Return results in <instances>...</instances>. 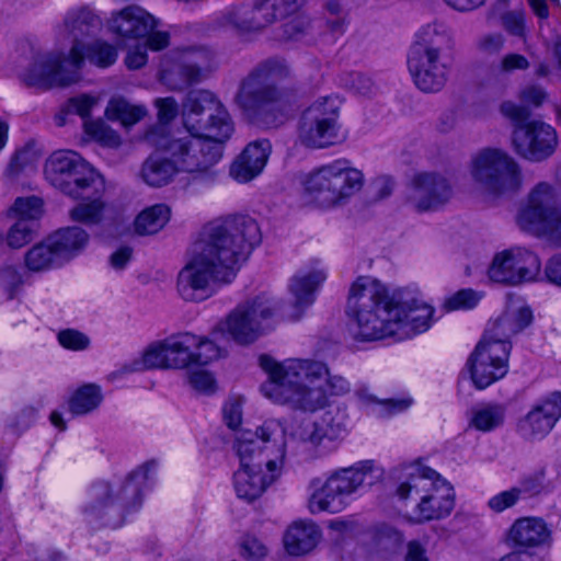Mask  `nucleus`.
Listing matches in <instances>:
<instances>
[{
  "label": "nucleus",
  "instance_id": "nucleus-24",
  "mask_svg": "<svg viewBox=\"0 0 561 561\" xmlns=\"http://www.w3.org/2000/svg\"><path fill=\"white\" fill-rule=\"evenodd\" d=\"M419 499L416 512L421 522L445 518L455 507L454 488L443 477Z\"/></svg>",
  "mask_w": 561,
  "mask_h": 561
},
{
  "label": "nucleus",
  "instance_id": "nucleus-1",
  "mask_svg": "<svg viewBox=\"0 0 561 561\" xmlns=\"http://www.w3.org/2000/svg\"><path fill=\"white\" fill-rule=\"evenodd\" d=\"M261 240L260 227L250 216H230L205 226L194 243L191 260L179 273L176 288L181 298L203 301L213 293L211 282H232Z\"/></svg>",
  "mask_w": 561,
  "mask_h": 561
},
{
  "label": "nucleus",
  "instance_id": "nucleus-41",
  "mask_svg": "<svg viewBox=\"0 0 561 561\" xmlns=\"http://www.w3.org/2000/svg\"><path fill=\"white\" fill-rule=\"evenodd\" d=\"M103 400L101 387L87 383L78 388L70 397L68 405L73 415H84L96 410Z\"/></svg>",
  "mask_w": 561,
  "mask_h": 561
},
{
  "label": "nucleus",
  "instance_id": "nucleus-9",
  "mask_svg": "<svg viewBox=\"0 0 561 561\" xmlns=\"http://www.w3.org/2000/svg\"><path fill=\"white\" fill-rule=\"evenodd\" d=\"M307 194L322 207L344 204L364 185V174L347 160H335L309 172L301 180Z\"/></svg>",
  "mask_w": 561,
  "mask_h": 561
},
{
  "label": "nucleus",
  "instance_id": "nucleus-28",
  "mask_svg": "<svg viewBox=\"0 0 561 561\" xmlns=\"http://www.w3.org/2000/svg\"><path fill=\"white\" fill-rule=\"evenodd\" d=\"M59 186V191L72 197H91L95 194H104L105 184L95 170L82 158Z\"/></svg>",
  "mask_w": 561,
  "mask_h": 561
},
{
  "label": "nucleus",
  "instance_id": "nucleus-63",
  "mask_svg": "<svg viewBox=\"0 0 561 561\" xmlns=\"http://www.w3.org/2000/svg\"><path fill=\"white\" fill-rule=\"evenodd\" d=\"M224 420L227 426L231 430H236L242 422V408L240 400L228 401L222 410Z\"/></svg>",
  "mask_w": 561,
  "mask_h": 561
},
{
  "label": "nucleus",
  "instance_id": "nucleus-26",
  "mask_svg": "<svg viewBox=\"0 0 561 561\" xmlns=\"http://www.w3.org/2000/svg\"><path fill=\"white\" fill-rule=\"evenodd\" d=\"M325 274L321 271H310L296 274L289 283V291L294 297L288 311H280V316L288 320L301 318L305 309L313 304L314 293L324 282Z\"/></svg>",
  "mask_w": 561,
  "mask_h": 561
},
{
  "label": "nucleus",
  "instance_id": "nucleus-57",
  "mask_svg": "<svg viewBox=\"0 0 561 561\" xmlns=\"http://www.w3.org/2000/svg\"><path fill=\"white\" fill-rule=\"evenodd\" d=\"M194 347L196 351H193V358L196 365H207L220 357V348L210 340L197 337Z\"/></svg>",
  "mask_w": 561,
  "mask_h": 561
},
{
  "label": "nucleus",
  "instance_id": "nucleus-46",
  "mask_svg": "<svg viewBox=\"0 0 561 561\" xmlns=\"http://www.w3.org/2000/svg\"><path fill=\"white\" fill-rule=\"evenodd\" d=\"M146 111L144 107L134 106L125 99H112L106 107L105 115L111 121H119L123 125H133L137 123Z\"/></svg>",
  "mask_w": 561,
  "mask_h": 561
},
{
  "label": "nucleus",
  "instance_id": "nucleus-64",
  "mask_svg": "<svg viewBox=\"0 0 561 561\" xmlns=\"http://www.w3.org/2000/svg\"><path fill=\"white\" fill-rule=\"evenodd\" d=\"M156 105L160 122L169 123L178 115L179 106L174 98L158 99Z\"/></svg>",
  "mask_w": 561,
  "mask_h": 561
},
{
  "label": "nucleus",
  "instance_id": "nucleus-20",
  "mask_svg": "<svg viewBox=\"0 0 561 561\" xmlns=\"http://www.w3.org/2000/svg\"><path fill=\"white\" fill-rule=\"evenodd\" d=\"M451 194V185L444 175L421 172L411 180L408 201L417 211H426L448 202Z\"/></svg>",
  "mask_w": 561,
  "mask_h": 561
},
{
  "label": "nucleus",
  "instance_id": "nucleus-15",
  "mask_svg": "<svg viewBox=\"0 0 561 561\" xmlns=\"http://www.w3.org/2000/svg\"><path fill=\"white\" fill-rule=\"evenodd\" d=\"M471 174L485 190L502 194L522 184L518 163L503 150L488 148L472 160Z\"/></svg>",
  "mask_w": 561,
  "mask_h": 561
},
{
  "label": "nucleus",
  "instance_id": "nucleus-31",
  "mask_svg": "<svg viewBox=\"0 0 561 561\" xmlns=\"http://www.w3.org/2000/svg\"><path fill=\"white\" fill-rule=\"evenodd\" d=\"M160 80L170 90H183L202 80V66L192 55H186L180 61L163 66Z\"/></svg>",
  "mask_w": 561,
  "mask_h": 561
},
{
  "label": "nucleus",
  "instance_id": "nucleus-8",
  "mask_svg": "<svg viewBox=\"0 0 561 561\" xmlns=\"http://www.w3.org/2000/svg\"><path fill=\"white\" fill-rule=\"evenodd\" d=\"M500 112L513 125L512 146L520 158L541 162L554 153L559 142L556 129L543 121L531 119L527 106L505 101Z\"/></svg>",
  "mask_w": 561,
  "mask_h": 561
},
{
  "label": "nucleus",
  "instance_id": "nucleus-45",
  "mask_svg": "<svg viewBox=\"0 0 561 561\" xmlns=\"http://www.w3.org/2000/svg\"><path fill=\"white\" fill-rule=\"evenodd\" d=\"M341 101L336 96H325L316 100L304 113L309 117L325 122L327 124L340 126L339 117Z\"/></svg>",
  "mask_w": 561,
  "mask_h": 561
},
{
  "label": "nucleus",
  "instance_id": "nucleus-14",
  "mask_svg": "<svg viewBox=\"0 0 561 561\" xmlns=\"http://www.w3.org/2000/svg\"><path fill=\"white\" fill-rule=\"evenodd\" d=\"M222 142L186 129L185 133L170 136L161 147L179 172L204 173L221 158Z\"/></svg>",
  "mask_w": 561,
  "mask_h": 561
},
{
  "label": "nucleus",
  "instance_id": "nucleus-3",
  "mask_svg": "<svg viewBox=\"0 0 561 561\" xmlns=\"http://www.w3.org/2000/svg\"><path fill=\"white\" fill-rule=\"evenodd\" d=\"M101 26V21L88 8H77L67 12L60 32L72 39L66 56L60 51L37 54L30 67L21 73L27 87L50 89L67 87L80 80L84 62V38L92 36Z\"/></svg>",
  "mask_w": 561,
  "mask_h": 561
},
{
  "label": "nucleus",
  "instance_id": "nucleus-59",
  "mask_svg": "<svg viewBox=\"0 0 561 561\" xmlns=\"http://www.w3.org/2000/svg\"><path fill=\"white\" fill-rule=\"evenodd\" d=\"M345 85L363 96H369L376 91V85L373 80L359 72L350 73L345 80Z\"/></svg>",
  "mask_w": 561,
  "mask_h": 561
},
{
  "label": "nucleus",
  "instance_id": "nucleus-29",
  "mask_svg": "<svg viewBox=\"0 0 561 561\" xmlns=\"http://www.w3.org/2000/svg\"><path fill=\"white\" fill-rule=\"evenodd\" d=\"M157 26V21L140 7L129 5L113 15L111 28L123 37L147 36Z\"/></svg>",
  "mask_w": 561,
  "mask_h": 561
},
{
  "label": "nucleus",
  "instance_id": "nucleus-61",
  "mask_svg": "<svg viewBox=\"0 0 561 561\" xmlns=\"http://www.w3.org/2000/svg\"><path fill=\"white\" fill-rule=\"evenodd\" d=\"M188 382L198 392L213 393L215 391V379L208 371L197 370L191 373Z\"/></svg>",
  "mask_w": 561,
  "mask_h": 561
},
{
  "label": "nucleus",
  "instance_id": "nucleus-13",
  "mask_svg": "<svg viewBox=\"0 0 561 561\" xmlns=\"http://www.w3.org/2000/svg\"><path fill=\"white\" fill-rule=\"evenodd\" d=\"M517 224L522 230L561 247V211L551 185L542 182L533 188L527 205L517 216Z\"/></svg>",
  "mask_w": 561,
  "mask_h": 561
},
{
  "label": "nucleus",
  "instance_id": "nucleus-30",
  "mask_svg": "<svg viewBox=\"0 0 561 561\" xmlns=\"http://www.w3.org/2000/svg\"><path fill=\"white\" fill-rule=\"evenodd\" d=\"M550 538V530L541 518L523 517L510 528L507 541L522 548H533L543 545Z\"/></svg>",
  "mask_w": 561,
  "mask_h": 561
},
{
  "label": "nucleus",
  "instance_id": "nucleus-5",
  "mask_svg": "<svg viewBox=\"0 0 561 561\" xmlns=\"http://www.w3.org/2000/svg\"><path fill=\"white\" fill-rule=\"evenodd\" d=\"M453 48V34L444 23H427L417 31L409 49L408 68L421 91L434 93L444 88Z\"/></svg>",
  "mask_w": 561,
  "mask_h": 561
},
{
  "label": "nucleus",
  "instance_id": "nucleus-53",
  "mask_svg": "<svg viewBox=\"0 0 561 561\" xmlns=\"http://www.w3.org/2000/svg\"><path fill=\"white\" fill-rule=\"evenodd\" d=\"M5 239L11 249L24 247L33 240L32 225L26 220H19L10 228Z\"/></svg>",
  "mask_w": 561,
  "mask_h": 561
},
{
  "label": "nucleus",
  "instance_id": "nucleus-58",
  "mask_svg": "<svg viewBox=\"0 0 561 561\" xmlns=\"http://www.w3.org/2000/svg\"><path fill=\"white\" fill-rule=\"evenodd\" d=\"M519 499V491L512 488L492 496L488 502V506L495 513H502L503 511L513 507Z\"/></svg>",
  "mask_w": 561,
  "mask_h": 561
},
{
  "label": "nucleus",
  "instance_id": "nucleus-39",
  "mask_svg": "<svg viewBox=\"0 0 561 561\" xmlns=\"http://www.w3.org/2000/svg\"><path fill=\"white\" fill-rule=\"evenodd\" d=\"M49 236L42 242L33 245L24 255V265L32 273H43L62 265Z\"/></svg>",
  "mask_w": 561,
  "mask_h": 561
},
{
  "label": "nucleus",
  "instance_id": "nucleus-18",
  "mask_svg": "<svg viewBox=\"0 0 561 561\" xmlns=\"http://www.w3.org/2000/svg\"><path fill=\"white\" fill-rule=\"evenodd\" d=\"M540 268V260L534 252L512 248L494 255L488 275L492 282L515 286L535 280Z\"/></svg>",
  "mask_w": 561,
  "mask_h": 561
},
{
  "label": "nucleus",
  "instance_id": "nucleus-36",
  "mask_svg": "<svg viewBox=\"0 0 561 561\" xmlns=\"http://www.w3.org/2000/svg\"><path fill=\"white\" fill-rule=\"evenodd\" d=\"M170 369H182L194 364L193 347L197 336L188 332L171 335L163 340Z\"/></svg>",
  "mask_w": 561,
  "mask_h": 561
},
{
  "label": "nucleus",
  "instance_id": "nucleus-48",
  "mask_svg": "<svg viewBox=\"0 0 561 561\" xmlns=\"http://www.w3.org/2000/svg\"><path fill=\"white\" fill-rule=\"evenodd\" d=\"M505 408L500 404H489L474 412L471 424L482 432H490L504 423Z\"/></svg>",
  "mask_w": 561,
  "mask_h": 561
},
{
  "label": "nucleus",
  "instance_id": "nucleus-44",
  "mask_svg": "<svg viewBox=\"0 0 561 561\" xmlns=\"http://www.w3.org/2000/svg\"><path fill=\"white\" fill-rule=\"evenodd\" d=\"M254 19H263L259 24V32L274 23L278 18L286 15L291 7L289 0H254L250 3Z\"/></svg>",
  "mask_w": 561,
  "mask_h": 561
},
{
  "label": "nucleus",
  "instance_id": "nucleus-19",
  "mask_svg": "<svg viewBox=\"0 0 561 561\" xmlns=\"http://www.w3.org/2000/svg\"><path fill=\"white\" fill-rule=\"evenodd\" d=\"M434 308L417 299H403L397 295L396 308L392 310V336L398 340L410 339L426 332L433 324Z\"/></svg>",
  "mask_w": 561,
  "mask_h": 561
},
{
  "label": "nucleus",
  "instance_id": "nucleus-51",
  "mask_svg": "<svg viewBox=\"0 0 561 561\" xmlns=\"http://www.w3.org/2000/svg\"><path fill=\"white\" fill-rule=\"evenodd\" d=\"M23 286V277L16 267L5 265L0 268V288L8 300H13Z\"/></svg>",
  "mask_w": 561,
  "mask_h": 561
},
{
  "label": "nucleus",
  "instance_id": "nucleus-11",
  "mask_svg": "<svg viewBox=\"0 0 561 561\" xmlns=\"http://www.w3.org/2000/svg\"><path fill=\"white\" fill-rule=\"evenodd\" d=\"M283 301L267 295L247 299L232 309L219 323V330L227 332L240 345L254 343L280 316Z\"/></svg>",
  "mask_w": 561,
  "mask_h": 561
},
{
  "label": "nucleus",
  "instance_id": "nucleus-52",
  "mask_svg": "<svg viewBox=\"0 0 561 561\" xmlns=\"http://www.w3.org/2000/svg\"><path fill=\"white\" fill-rule=\"evenodd\" d=\"M43 202L36 196L18 197L10 208V213L20 217V220L35 219L42 214Z\"/></svg>",
  "mask_w": 561,
  "mask_h": 561
},
{
  "label": "nucleus",
  "instance_id": "nucleus-54",
  "mask_svg": "<svg viewBox=\"0 0 561 561\" xmlns=\"http://www.w3.org/2000/svg\"><path fill=\"white\" fill-rule=\"evenodd\" d=\"M57 340L64 348L75 352L84 351L90 346L89 336L76 329L60 330Z\"/></svg>",
  "mask_w": 561,
  "mask_h": 561
},
{
  "label": "nucleus",
  "instance_id": "nucleus-10",
  "mask_svg": "<svg viewBox=\"0 0 561 561\" xmlns=\"http://www.w3.org/2000/svg\"><path fill=\"white\" fill-rule=\"evenodd\" d=\"M257 433H260L264 442L273 440L275 444H278L277 456L265 461L268 474H262L263 463L261 462L253 463V466H241L234 472V491L238 497L247 502H253L259 499L266 488L280 476L286 455V428L280 421L274 419L266 420Z\"/></svg>",
  "mask_w": 561,
  "mask_h": 561
},
{
  "label": "nucleus",
  "instance_id": "nucleus-6",
  "mask_svg": "<svg viewBox=\"0 0 561 561\" xmlns=\"http://www.w3.org/2000/svg\"><path fill=\"white\" fill-rule=\"evenodd\" d=\"M157 462L146 461L129 473L124 484L114 492L107 483L94 489V500L84 507L87 520L101 527H118L124 522V512L141 505L142 491L152 479Z\"/></svg>",
  "mask_w": 561,
  "mask_h": 561
},
{
  "label": "nucleus",
  "instance_id": "nucleus-23",
  "mask_svg": "<svg viewBox=\"0 0 561 561\" xmlns=\"http://www.w3.org/2000/svg\"><path fill=\"white\" fill-rule=\"evenodd\" d=\"M561 417V392H553L535 405L520 422V432L528 439L546 436Z\"/></svg>",
  "mask_w": 561,
  "mask_h": 561
},
{
  "label": "nucleus",
  "instance_id": "nucleus-16",
  "mask_svg": "<svg viewBox=\"0 0 561 561\" xmlns=\"http://www.w3.org/2000/svg\"><path fill=\"white\" fill-rule=\"evenodd\" d=\"M512 344L482 337L467 360L470 378L477 389H485L508 371Z\"/></svg>",
  "mask_w": 561,
  "mask_h": 561
},
{
  "label": "nucleus",
  "instance_id": "nucleus-49",
  "mask_svg": "<svg viewBox=\"0 0 561 561\" xmlns=\"http://www.w3.org/2000/svg\"><path fill=\"white\" fill-rule=\"evenodd\" d=\"M85 59L100 68H106L116 61L117 51L114 46L105 42L95 41L85 45Z\"/></svg>",
  "mask_w": 561,
  "mask_h": 561
},
{
  "label": "nucleus",
  "instance_id": "nucleus-32",
  "mask_svg": "<svg viewBox=\"0 0 561 561\" xmlns=\"http://www.w3.org/2000/svg\"><path fill=\"white\" fill-rule=\"evenodd\" d=\"M321 533L313 523L295 522L283 538L288 554L300 557L312 551L319 542Z\"/></svg>",
  "mask_w": 561,
  "mask_h": 561
},
{
  "label": "nucleus",
  "instance_id": "nucleus-34",
  "mask_svg": "<svg viewBox=\"0 0 561 561\" xmlns=\"http://www.w3.org/2000/svg\"><path fill=\"white\" fill-rule=\"evenodd\" d=\"M340 126L302 115L299 124V140L309 148H325L335 142Z\"/></svg>",
  "mask_w": 561,
  "mask_h": 561
},
{
  "label": "nucleus",
  "instance_id": "nucleus-37",
  "mask_svg": "<svg viewBox=\"0 0 561 561\" xmlns=\"http://www.w3.org/2000/svg\"><path fill=\"white\" fill-rule=\"evenodd\" d=\"M81 157L75 151L59 150L50 154L46 160L44 173L46 180L56 188L64 185L66 178L70 174Z\"/></svg>",
  "mask_w": 561,
  "mask_h": 561
},
{
  "label": "nucleus",
  "instance_id": "nucleus-7",
  "mask_svg": "<svg viewBox=\"0 0 561 561\" xmlns=\"http://www.w3.org/2000/svg\"><path fill=\"white\" fill-rule=\"evenodd\" d=\"M290 68L282 58L257 64L239 84L234 102L242 114L253 121L272 111L285 98L278 82L289 78Z\"/></svg>",
  "mask_w": 561,
  "mask_h": 561
},
{
  "label": "nucleus",
  "instance_id": "nucleus-35",
  "mask_svg": "<svg viewBox=\"0 0 561 561\" xmlns=\"http://www.w3.org/2000/svg\"><path fill=\"white\" fill-rule=\"evenodd\" d=\"M178 173L170 157L153 153L142 162L139 176L151 187H162L170 184Z\"/></svg>",
  "mask_w": 561,
  "mask_h": 561
},
{
  "label": "nucleus",
  "instance_id": "nucleus-22",
  "mask_svg": "<svg viewBox=\"0 0 561 561\" xmlns=\"http://www.w3.org/2000/svg\"><path fill=\"white\" fill-rule=\"evenodd\" d=\"M392 476L399 481L397 494L401 500L420 497L442 478L437 471L421 460L398 466L392 470Z\"/></svg>",
  "mask_w": 561,
  "mask_h": 561
},
{
  "label": "nucleus",
  "instance_id": "nucleus-42",
  "mask_svg": "<svg viewBox=\"0 0 561 561\" xmlns=\"http://www.w3.org/2000/svg\"><path fill=\"white\" fill-rule=\"evenodd\" d=\"M170 219V208L157 204L144 209L135 220V231L138 234H153L160 231Z\"/></svg>",
  "mask_w": 561,
  "mask_h": 561
},
{
  "label": "nucleus",
  "instance_id": "nucleus-43",
  "mask_svg": "<svg viewBox=\"0 0 561 561\" xmlns=\"http://www.w3.org/2000/svg\"><path fill=\"white\" fill-rule=\"evenodd\" d=\"M103 194H95L91 197H79L81 203L70 209L69 216L73 221L84 225H98L103 219V210L105 207L102 201Z\"/></svg>",
  "mask_w": 561,
  "mask_h": 561
},
{
  "label": "nucleus",
  "instance_id": "nucleus-38",
  "mask_svg": "<svg viewBox=\"0 0 561 561\" xmlns=\"http://www.w3.org/2000/svg\"><path fill=\"white\" fill-rule=\"evenodd\" d=\"M263 19H254L250 3L234 4L228 8L218 19V24L229 27L238 33L259 32V24L263 23Z\"/></svg>",
  "mask_w": 561,
  "mask_h": 561
},
{
  "label": "nucleus",
  "instance_id": "nucleus-4",
  "mask_svg": "<svg viewBox=\"0 0 561 561\" xmlns=\"http://www.w3.org/2000/svg\"><path fill=\"white\" fill-rule=\"evenodd\" d=\"M397 295H390L383 284L368 276H359L352 284L346 313L355 340L371 342L392 336Z\"/></svg>",
  "mask_w": 561,
  "mask_h": 561
},
{
  "label": "nucleus",
  "instance_id": "nucleus-60",
  "mask_svg": "<svg viewBox=\"0 0 561 561\" xmlns=\"http://www.w3.org/2000/svg\"><path fill=\"white\" fill-rule=\"evenodd\" d=\"M96 104V99L89 95H80L69 100L66 106L67 114H77L82 118L90 115L92 107Z\"/></svg>",
  "mask_w": 561,
  "mask_h": 561
},
{
  "label": "nucleus",
  "instance_id": "nucleus-33",
  "mask_svg": "<svg viewBox=\"0 0 561 561\" xmlns=\"http://www.w3.org/2000/svg\"><path fill=\"white\" fill-rule=\"evenodd\" d=\"M49 238L62 264L82 253L90 240L89 233L77 226L58 229Z\"/></svg>",
  "mask_w": 561,
  "mask_h": 561
},
{
  "label": "nucleus",
  "instance_id": "nucleus-40",
  "mask_svg": "<svg viewBox=\"0 0 561 561\" xmlns=\"http://www.w3.org/2000/svg\"><path fill=\"white\" fill-rule=\"evenodd\" d=\"M261 427L262 425L256 428L255 433H252L251 431H243L236 437L234 449L240 459L241 466H253V463L256 462L262 463L261 458L263 450L255 439L260 438L262 443H265L260 433H257ZM268 443H272L273 447L277 451L278 444H275L273 440H270Z\"/></svg>",
  "mask_w": 561,
  "mask_h": 561
},
{
  "label": "nucleus",
  "instance_id": "nucleus-47",
  "mask_svg": "<svg viewBox=\"0 0 561 561\" xmlns=\"http://www.w3.org/2000/svg\"><path fill=\"white\" fill-rule=\"evenodd\" d=\"M164 350L163 340L151 343L144 351L141 358L133 363L130 370L170 369L167 359V352H164Z\"/></svg>",
  "mask_w": 561,
  "mask_h": 561
},
{
  "label": "nucleus",
  "instance_id": "nucleus-62",
  "mask_svg": "<svg viewBox=\"0 0 561 561\" xmlns=\"http://www.w3.org/2000/svg\"><path fill=\"white\" fill-rule=\"evenodd\" d=\"M241 554L251 560H260L267 553L265 545L255 537H247L241 545Z\"/></svg>",
  "mask_w": 561,
  "mask_h": 561
},
{
  "label": "nucleus",
  "instance_id": "nucleus-27",
  "mask_svg": "<svg viewBox=\"0 0 561 561\" xmlns=\"http://www.w3.org/2000/svg\"><path fill=\"white\" fill-rule=\"evenodd\" d=\"M267 139L250 142L230 168V174L238 182L245 183L257 176L264 169L271 153Z\"/></svg>",
  "mask_w": 561,
  "mask_h": 561
},
{
  "label": "nucleus",
  "instance_id": "nucleus-17",
  "mask_svg": "<svg viewBox=\"0 0 561 561\" xmlns=\"http://www.w3.org/2000/svg\"><path fill=\"white\" fill-rule=\"evenodd\" d=\"M368 470L365 467H348L333 472L309 499L312 514L337 513L343 510L344 499L354 493L365 481Z\"/></svg>",
  "mask_w": 561,
  "mask_h": 561
},
{
  "label": "nucleus",
  "instance_id": "nucleus-12",
  "mask_svg": "<svg viewBox=\"0 0 561 561\" xmlns=\"http://www.w3.org/2000/svg\"><path fill=\"white\" fill-rule=\"evenodd\" d=\"M184 127L216 141H227L233 123L224 104L208 90H191L182 103Z\"/></svg>",
  "mask_w": 561,
  "mask_h": 561
},
{
  "label": "nucleus",
  "instance_id": "nucleus-55",
  "mask_svg": "<svg viewBox=\"0 0 561 561\" xmlns=\"http://www.w3.org/2000/svg\"><path fill=\"white\" fill-rule=\"evenodd\" d=\"M481 295L472 289H461L447 298L444 302L445 309L458 310V309H470L473 308L479 300Z\"/></svg>",
  "mask_w": 561,
  "mask_h": 561
},
{
  "label": "nucleus",
  "instance_id": "nucleus-21",
  "mask_svg": "<svg viewBox=\"0 0 561 561\" xmlns=\"http://www.w3.org/2000/svg\"><path fill=\"white\" fill-rule=\"evenodd\" d=\"M345 434V427L340 422L322 419L321 422L301 423L293 436L304 445L311 457H321L336 447V442Z\"/></svg>",
  "mask_w": 561,
  "mask_h": 561
},
{
  "label": "nucleus",
  "instance_id": "nucleus-25",
  "mask_svg": "<svg viewBox=\"0 0 561 561\" xmlns=\"http://www.w3.org/2000/svg\"><path fill=\"white\" fill-rule=\"evenodd\" d=\"M531 322L533 311L528 306L511 302L483 336L494 342L511 344V337L522 332Z\"/></svg>",
  "mask_w": 561,
  "mask_h": 561
},
{
  "label": "nucleus",
  "instance_id": "nucleus-2",
  "mask_svg": "<svg viewBox=\"0 0 561 561\" xmlns=\"http://www.w3.org/2000/svg\"><path fill=\"white\" fill-rule=\"evenodd\" d=\"M259 362L268 375V381L261 386L264 396L296 411L314 413L329 405L330 397L351 391L348 380L332 374L322 360L289 358L278 363L261 355Z\"/></svg>",
  "mask_w": 561,
  "mask_h": 561
},
{
  "label": "nucleus",
  "instance_id": "nucleus-56",
  "mask_svg": "<svg viewBox=\"0 0 561 561\" xmlns=\"http://www.w3.org/2000/svg\"><path fill=\"white\" fill-rule=\"evenodd\" d=\"M546 477V470L543 468L536 470L535 472L524 477L518 486H514L519 491V496L528 495L534 496L538 495L543 491V480Z\"/></svg>",
  "mask_w": 561,
  "mask_h": 561
},
{
  "label": "nucleus",
  "instance_id": "nucleus-50",
  "mask_svg": "<svg viewBox=\"0 0 561 561\" xmlns=\"http://www.w3.org/2000/svg\"><path fill=\"white\" fill-rule=\"evenodd\" d=\"M83 126L88 135L107 147L117 148L122 144L118 134L102 121H84Z\"/></svg>",
  "mask_w": 561,
  "mask_h": 561
}]
</instances>
